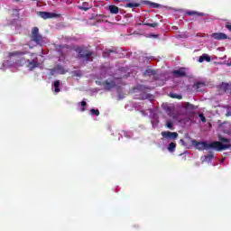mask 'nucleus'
<instances>
[{
    "mask_svg": "<svg viewBox=\"0 0 231 231\" xmlns=\"http://www.w3.org/2000/svg\"><path fill=\"white\" fill-rule=\"evenodd\" d=\"M104 57H106V52L104 53Z\"/></svg>",
    "mask_w": 231,
    "mask_h": 231,
    "instance_id": "bb28decb",
    "label": "nucleus"
},
{
    "mask_svg": "<svg viewBox=\"0 0 231 231\" xmlns=\"http://www.w3.org/2000/svg\"><path fill=\"white\" fill-rule=\"evenodd\" d=\"M60 86V81L57 80L54 82L55 93H59V91H60V89L59 88Z\"/></svg>",
    "mask_w": 231,
    "mask_h": 231,
    "instance_id": "4468645a",
    "label": "nucleus"
},
{
    "mask_svg": "<svg viewBox=\"0 0 231 231\" xmlns=\"http://www.w3.org/2000/svg\"><path fill=\"white\" fill-rule=\"evenodd\" d=\"M108 10H109L110 14H118V12H119L118 7L116 5H109Z\"/></svg>",
    "mask_w": 231,
    "mask_h": 231,
    "instance_id": "f8f14e48",
    "label": "nucleus"
},
{
    "mask_svg": "<svg viewBox=\"0 0 231 231\" xmlns=\"http://www.w3.org/2000/svg\"><path fill=\"white\" fill-rule=\"evenodd\" d=\"M81 111H85L84 107H86V101L81 102Z\"/></svg>",
    "mask_w": 231,
    "mask_h": 231,
    "instance_id": "6ab92c4d",
    "label": "nucleus"
},
{
    "mask_svg": "<svg viewBox=\"0 0 231 231\" xmlns=\"http://www.w3.org/2000/svg\"><path fill=\"white\" fill-rule=\"evenodd\" d=\"M221 142H198L196 140L192 141V145L199 149V151H208V149H215L216 151H226V149H230L231 144L227 139H220Z\"/></svg>",
    "mask_w": 231,
    "mask_h": 231,
    "instance_id": "f257e3e1",
    "label": "nucleus"
},
{
    "mask_svg": "<svg viewBox=\"0 0 231 231\" xmlns=\"http://www.w3.org/2000/svg\"><path fill=\"white\" fill-rule=\"evenodd\" d=\"M103 86H104L105 89H111V88H113L115 86V83L114 82L109 83L106 81L103 84Z\"/></svg>",
    "mask_w": 231,
    "mask_h": 231,
    "instance_id": "ddd939ff",
    "label": "nucleus"
},
{
    "mask_svg": "<svg viewBox=\"0 0 231 231\" xmlns=\"http://www.w3.org/2000/svg\"><path fill=\"white\" fill-rule=\"evenodd\" d=\"M210 62V56L208 54H203L202 56L199 57V62Z\"/></svg>",
    "mask_w": 231,
    "mask_h": 231,
    "instance_id": "9d476101",
    "label": "nucleus"
},
{
    "mask_svg": "<svg viewBox=\"0 0 231 231\" xmlns=\"http://www.w3.org/2000/svg\"><path fill=\"white\" fill-rule=\"evenodd\" d=\"M88 3H84L83 6L79 7V8H80V10H85V12H86V11L89 10V7H88Z\"/></svg>",
    "mask_w": 231,
    "mask_h": 231,
    "instance_id": "dca6fc26",
    "label": "nucleus"
},
{
    "mask_svg": "<svg viewBox=\"0 0 231 231\" xmlns=\"http://www.w3.org/2000/svg\"><path fill=\"white\" fill-rule=\"evenodd\" d=\"M79 57H84V54H82V51H79Z\"/></svg>",
    "mask_w": 231,
    "mask_h": 231,
    "instance_id": "5701e85b",
    "label": "nucleus"
},
{
    "mask_svg": "<svg viewBox=\"0 0 231 231\" xmlns=\"http://www.w3.org/2000/svg\"><path fill=\"white\" fill-rule=\"evenodd\" d=\"M192 14H194V12H188L189 15H192Z\"/></svg>",
    "mask_w": 231,
    "mask_h": 231,
    "instance_id": "b1692460",
    "label": "nucleus"
},
{
    "mask_svg": "<svg viewBox=\"0 0 231 231\" xmlns=\"http://www.w3.org/2000/svg\"><path fill=\"white\" fill-rule=\"evenodd\" d=\"M33 60H32L30 61V60H28L29 65L28 68H30V69H32V68H37V66H39V64H41V62H39V59L40 60H42V56L40 57H36L35 54L32 55Z\"/></svg>",
    "mask_w": 231,
    "mask_h": 231,
    "instance_id": "20e7f679",
    "label": "nucleus"
},
{
    "mask_svg": "<svg viewBox=\"0 0 231 231\" xmlns=\"http://www.w3.org/2000/svg\"><path fill=\"white\" fill-rule=\"evenodd\" d=\"M173 75L174 77H185L186 75L185 69H179L173 70Z\"/></svg>",
    "mask_w": 231,
    "mask_h": 231,
    "instance_id": "0eeeda50",
    "label": "nucleus"
},
{
    "mask_svg": "<svg viewBox=\"0 0 231 231\" xmlns=\"http://www.w3.org/2000/svg\"><path fill=\"white\" fill-rule=\"evenodd\" d=\"M19 55H21V52L18 51L10 53V60L3 63L4 68H11L12 71H17V69L24 64V60H21V63H19Z\"/></svg>",
    "mask_w": 231,
    "mask_h": 231,
    "instance_id": "f03ea898",
    "label": "nucleus"
},
{
    "mask_svg": "<svg viewBox=\"0 0 231 231\" xmlns=\"http://www.w3.org/2000/svg\"><path fill=\"white\" fill-rule=\"evenodd\" d=\"M152 125H154V121L152 122Z\"/></svg>",
    "mask_w": 231,
    "mask_h": 231,
    "instance_id": "a878e982",
    "label": "nucleus"
},
{
    "mask_svg": "<svg viewBox=\"0 0 231 231\" xmlns=\"http://www.w3.org/2000/svg\"><path fill=\"white\" fill-rule=\"evenodd\" d=\"M32 41H34V42H37V44H42L46 41V38H42V36L40 35L39 28L33 27L32 30Z\"/></svg>",
    "mask_w": 231,
    "mask_h": 231,
    "instance_id": "7ed1b4c3",
    "label": "nucleus"
},
{
    "mask_svg": "<svg viewBox=\"0 0 231 231\" xmlns=\"http://www.w3.org/2000/svg\"><path fill=\"white\" fill-rule=\"evenodd\" d=\"M91 115H96V116H98V115H100V112L98 111V109H91L90 110Z\"/></svg>",
    "mask_w": 231,
    "mask_h": 231,
    "instance_id": "f3484780",
    "label": "nucleus"
},
{
    "mask_svg": "<svg viewBox=\"0 0 231 231\" xmlns=\"http://www.w3.org/2000/svg\"><path fill=\"white\" fill-rule=\"evenodd\" d=\"M172 98H179V100H180L181 96H178V95H171Z\"/></svg>",
    "mask_w": 231,
    "mask_h": 231,
    "instance_id": "aec40b11",
    "label": "nucleus"
},
{
    "mask_svg": "<svg viewBox=\"0 0 231 231\" xmlns=\"http://www.w3.org/2000/svg\"><path fill=\"white\" fill-rule=\"evenodd\" d=\"M213 39H217L218 41H221L223 39H226V34L223 32H216L211 35Z\"/></svg>",
    "mask_w": 231,
    "mask_h": 231,
    "instance_id": "423d86ee",
    "label": "nucleus"
},
{
    "mask_svg": "<svg viewBox=\"0 0 231 231\" xmlns=\"http://www.w3.org/2000/svg\"><path fill=\"white\" fill-rule=\"evenodd\" d=\"M174 149H176V143H171L169 144L168 151H170V152H172L174 151Z\"/></svg>",
    "mask_w": 231,
    "mask_h": 231,
    "instance_id": "2eb2a0df",
    "label": "nucleus"
},
{
    "mask_svg": "<svg viewBox=\"0 0 231 231\" xmlns=\"http://www.w3.org/2000/svg\"><path fill=\"white\" fill-rule=\"evenodd\" d=\"M220 89H222V91H227V93H231V85L226 83H222L220 86Z\"/></svg>",
    "mask_w": 231,
    "mask_h": 231,
    "instance_id": "1a4fd4ad",
    "label": "nucleus"
},
{
    "mask_svg": "<svg viewBox=\"0 0 231 231\" xmlns=\"http://www.w3.org/2000/svg\"><path fill=\"white\" fill-rule=\"evenodd\" d=\"M199 117L201 119V122H205V117L203 116V114H200L199 115Z\"/></svg>",
    "mask_w": 231,
    "mask_h": 231,
    "instance_id": "412c9836",
    "label": "nucleus"
},
{
    "mask_svg": "<svg viewBox=\"0 0 231 231\" xmlns=\"http://www.w3.org/2000/svg\"><path fill=\"white\" fill-rule=\"evenodd\" d=\"M162 136H163V138L176 140V138H178V133H176V132H162Z\"/></svg>",
    "mask_w": 231,
    "mask_h": 231,
    "instance_id": "39448f33",
    "label": "nucleus"
},
{
    "mask_svg": "<svg viewBox=\"0 0 231 231\" xmlns=\"http://www.w3.org/2000/svg\"><path fill=\"white\" fill-rule=\"evenodd\" d=\"M226 28H227V30H229L231 32V25L230 24H226Z\"/></svg>",
    "mask_w": 231,
    "mask_h": 231,
    "instance_id": "4be33fe9",
    "label": "nucleus"
},
{
    "mask_svg": "<svg viewBox=\"0 0 231 231\" xmlns=\"http://www.w3.org/2000/svg\"><path fill=\"white\" fill-rule=\"evenodd\" d=\"M57 73H59L60 75H64L66 71L62 67H58L52 71V75H57Z\"/></svg>",
    "mask_w": 231,
    "mask_h": 231,
    "instance_id": "9b49d317",
    "label": "nucleus"
},
{
    "mask_svg": "<svg viewBox=\"0 0 231 231\" xmlns=\"http://www.w3.org/2000/svg\"><path fill=\"white\" fill-rule=\"evenodd\" d=\"M151 26L154 27V26H156V24L152 23V24H151Z\"/></svg>",
    "mask_w": 231,
    "mask_h": 231,
    "instance_id": "393cba45",
    "label": "nucleus"
},
{
    "mask_svg": "<svg viewBox=\"0 0 231 231\" xmlns=\"http://www.w3.org/2000/svg\"><path fill=\"white\" fill-rule=\"evenodd\" d=\"M39 15L42 19H51L53 17V14L48 12H40Z\"/></svg>",
    "mask_w": 231,
    "mask_h": 231,
    "instance_id": "6e6552de",
    "label": "nucleus"
},
{
    "mask_svg": "<svg viewBox=\"0 0 231 231\" xmlns=\"http://www.w3.org/2000/svg\"><path fill=\"white\" fill-rule=\"evenodd\" d=\"M167 127H168L169 129H172V122L168 121V122H167Z\"/></svg>",
    "mask_w": 231,
    "mask_h": 231,
    "instance_id": "a211bd4d",
    "label": "nucleus"
}]
</instances>
